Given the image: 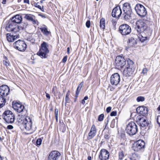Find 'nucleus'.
<instances>
[{
  "label": "nucleus",
  "instance_id": "obj_1",
  "mask_svg": "<svg viewBox=\"0 0 160 160\" xmlns=\"http://www.w3.org/2000/svg\"><path fill=\"white\" fill-rule=\"evenodd\" d=\"M133 62L130 59L127 61V63L125 66V68L123 71V75L126 77L131 76L133 73Z\"/></svg>",
  "mask_w": 160,
  "mask_h": 160
},
{
  "label": "nucleus",
  "instance_id": "obj_2",
  "mask_svg": "<svg viewBox=\"0 0 160 160\" xmlns=\"http://www.w3.org/2000/svg\"><path fill=\"white\" fill-rule=\"evenodd\" d=\"M138 129L136 124L133 122H129L126 126V132L130 135L135 134L138 132Z\"/></svg>",
  "mask_w": 160,
  "mask_h": 160
},
{
  "label": "nucleus",
  "instance_id": "obj_3",
  "mask_svg": "<svg viewBox=\"0 0 160 160\" xmlns=\"http://www.w3.org/2000/svg\"><path fill=\"white\" fill-rule=\"evenodd\" d=\"M48 47V43L45 42H43L41 45L39 51L37 53V54L42 58H46L47 54L49 52Z\"/></svg>",
  "mask_w": 160,
  "mask_h": 160
},
{
  "label": "nucleus",
  "instance_id": "obj_4",
  "mask_svg": "<svg viewBox=\"0 0 160 160\" xmlns=\"http://www.w3.org/2000/svg\"><path fill=\"white\" fill-rule=\"evenodd\" d=\"M22 125L27 130L31 131V133L35 130V129H33L32 128V119L28 116L25 117V119L23 120Z\"/></svg>",
  "mask_w": 160,
  "mask_h": 160
},
{
  "label": "nucleus",
  "instance_id": "obj_5",
  "mask_svg": "<svg viewBox=\"0 0 160 160\" xmlns=\"http://www.w3.org/2000/svg\"><path fill=\"white\" fill-rule=\"evenodd\" d=\"M3 119L8 123H12L15 120V116L11 111L6 110L4 111L3 114Z\"/></svg>",
  "mask_w": 160,
  "mask_h": 160
},
{
  "label": "nucleus",
  "instance_id": "obj_6",
  "mask_svg": "<svg viewBox=\"0 0 160 160\" xmlns=\"http://www.w3.org/2000/svg\"><path fill=\"white\" fill-rule=\"evenodd\" d=\"M148 28L145 21L142 20L138 21L136 22L135 30L139 33H141L145 31Z\"/></svg>",
  "mask_w": 160,
  "mask_h": 160
},
{
  "label": "nucleus",
  "instance_id": "obj_7",
  "mask_svg": "<svg viewBox=\"0 0 160 160\" xmlns=\"http://www.w3.org/2000/svg\"><path fill=\"white\" fill-rule=\"evenodd\" d=\"M13 46L15 48L21 52L25 51L27 48V45L25 42L21 40L14 42Z\"/></svg>",
  "mask_w": 160,
  "mask_h": 160
},
{
  "label": "nucleus",
  "instance_id": "obj_8",
  "mask_svg": "<svg viewBox=\"0 0 160 160\" xmlns=\"http://www.w3.org/2000/svg\"><path fill=\"white\" fill-rule=\"evenodd\" d=\"M115 65L118 69L122 68L126 66V61L123 57L120 56L116 57Z\"/></svg>",
  "mask_w": 160,
  "mask_h": 160
},
{
  "label": "nucleus",
  "instance_id": "obj_9",
  "mask_svg": "<svg viewBox=\"0 0 160 160\" xmlns=\"http://www.w3.org/2000/svg\"><path fill=\"white\" fill-rule=\"evenodd\" d=\"M135 9L137 14L141 17H144L147 14L146 9L141 4H137L135 7Z\"/></svg>",
  "mask_w": 160,
  "mask_h": 160
},
{
  "label": "nucleus",
  "instance_id": "obj_10",
  "mask_svg": "<svg viewBox=\"0 0 160 160\" xmlns=\"http://www.w3.org/2000/svg\"><path fill=\"white\" fill-rule=\"evenodd\" d=\"M119 32L123 35L129 34L131 31V27L128 24H124L120 25L119 28Z\"/></svg>",
  "mask_w": 160,
  "mask_h": 160
},
{
  "label": "nucleus",
  "instance_id": "obj_11",
  "mask_svg": "<svg viewBox=\"0 0 160 160\" xmlns=\"http://www.w3.org/2000/svg\"><path fill=\"white\" fill-rule=\"evenodd\" d=\"M16 24L10 19L6 22L5 29L8 32H17Z\"/></svg>",
  "mask_w": 160,
  "mask_h": 160
},
{
  "label": "nucleus",
  "instance_id": "obj_12",
  "mask_svg": "<svg viewBox=\"0 0 160 160\" xmlns=\"http://www.w3.org/2000/svg\"><path fill=\"white\" fill-rule=\"evenodd\" d=\"M145 146L144 142L141 140L136 141L134 144L133 149L136 152L143 151Z\"/></svg>",
  "mask_w": 160,
  "mask_h": 160
},
{
  "label": "nucleus",
  "instance_id": "obj_13",
  "mask_svg": "<svg viewBox=\"0 0 160 160\" xmlns=\"http://www.w3.org/2000/svg\"><path fill=\"white\" fill-rule=\"evenodd\" d=\"M138 121L140 126L142 128H145V129H149L151 127V124L145 118L138 117Z\"/></svg>",
  "mask_w": 160,
  "mask_h": 160
},
{
  "label": "nucleus",
  "instance_id": "obj_14",
  "mask_svg": "<svg viewBox=\"0 0 160 160\" xmlns=\"http://www.w3.org/2000/svg\"><path fill=\"white\" fill-rule=\"evenodd\" d=\"M61 153L57 151H53L49 154L48 157V160H59Z\"/></svg>",
  "mask_w": 160,
  "mask_h": 160
},
{
  "label": "nucleus",
  "instance_id": "obj_15",
  "mask_svg": "<svg viewBox=\"0 0 160 160\" xmlns=\"http://www.w3.org/2000/svg\"><path fill=\"white\" fill-rule=\"evenodd\" d=\"M120 77L118 73L112 74L111 77L110 82L112 85H117L120 82Z\"/></svg>",
  "mask_w": 160,
  "mask_h": 160
},
{
  "label": "nucleus",
  "instance_id": "obj_16",
  "mask_svg": "<svg viewBox=\"0 0 160 160\" xmlns=\"http://www.w3.org/2000/svg\"><path fill=\"white\" fill-rule=\"evenodd\" d=\"M12 105L13 109L18 112L20 113L22 112H26V111L24 106L20 103L16 102L14 103L13 102Z\"/></svg>",
  "mask_w": 160,
  "mask_h": 160
},
{
  "label": "nucleus",
  "instance_id": "obj_17",
  "mask_svg": "<svg viewBox=\"0 0 160 160\" xmlns=\"http://www.w3.org/2000/svg\"><path fill=\"white\" fill-rule=\"evenodd\" d=\"M10 92V88L6 85H3L0 86V94L3 97L8 96Z\"/></svg>",
  "mask_w": 160,
  "mask_h": 160
},
{
  "label": "nucleus",
  "instance_id": "obj_18",
  "mask_svg": "<svg viewBox=\"0 0 160 160\" xmlns=\"http://www.w3.org/2000/svg\"><path fill=\"white\" fill-rule=\"evenodd\" d=\"M109 153L108 150L104 149L101 150L99 156L101 160H107L109 158Z\"/></svg>",
  "mask_w": 160,
  "mask_h": 160
},
{
  "label": "nucleus",
  "instance_id": "obj_19",
  "mask_svg": "<svg viewBox=\"0 0 160 160\" xmlns=\"http://www.w3.org/2000/svg\"><path fill=\"white\" fill-rule=\"evenodd\" d=\"M122 13L120 7L118 6L115 7L112 10V16L114 18H119Z\"/></svg>",
  "mask_w": 160,
  "mask_h": 160
},
{
  "label": "nucleus",
  "instance_id": "obj_20",
  "mask_svg": "<svg viewBox=\"0 0 160 160\" xmlns=\"http://www.w3.org/2000/svg\"><path fill=\"white\" fill-rule=\"evenodd\" d=\"M136 110L137 113L142 116L148 114V108L143 106L138 107L137 108Z\"/></svg>",
  "mask_w": 160,
  "mask_h": 160
},
{
  "label": "nucleus",
  "instance_id": "obj_21",
  "mask_svg": "<svg viewBox=\"0 0 160 160\" xmlns=\"http://www.w3.org/2000/svg\"><path fill=\"white\" fill-rule=\"evenodd\" d=\"M97 132V130L94 124L92 125L91 129L88 133L87 137L88 140H90L92 138L96 135Z\"/></svg>",
  "mask_w": 160,
  "mask_h": 160
},
{
  "label": "nucleus",
  "instance_id": "obj_22",
  "mask_svg": "<svg viewBox=\"0 0 160 160\" xmlns=\"http://www.w3.org/2000/svg\"><path fill=\"white\" fill-rule=\"evenodd\" d=\"M12 22L16 23H20L22 20V16L20 15L17 14L10 19Z\"/></svg>",
  "mask_w": 160,
  "mask_h": 160
},
{
  "label": "nucleus",
  "instance_id": "obj_23",
  "mask_svg": "<svg viewBox=\"0 0 160 160\" xmlns=\"http://www.w3.org/2000/svg\"><path fill=\"white\" fill-rule=\"evenodd\" d=\"M123 10L124 13H132V11L129 3H124L123 5Z\"/></svg>",
  "mask_w": 160,
  "mask_h": 160
},
{
  "label": "nucleus",
  "instance_id": "obj_24",
  "mask_svg": "<svg viewBox=\"0 0 160 160\" xmlns=\"http://www.w3.org/2000/svg\"><path fill=\"white\" fill-rule=\"evenodd\" d=\"M40 29L43 34L45 36H48L50 33V32L48 31L47 27L44 25H43Z\"/></svg>",
  "mask_w": 160,
  "mask_h": 160
},
{
  "label": "nucleus",
  "instance_id": "obj_25",
  "mask_svg": "<svg viewBox=\"0 0 160 160\" xmlns=\"http://www.w3.org/2000/svg\"><path fill=\"white\" fill-rule=\"evenodd\" d=\"M27 26L28 23H20L19 25L17 26V32L20 30L25 29Z\"/></svg>",
  "mask_w": 160,
  "mask_h": 160
},
{
  "label": "nucleus",
  "instance_id": "obj_26",
  "mask_svg": "<svg viewBox=\"0 0 160 160\" xmlns=\"http://www.w3.org/2000/svg\"><path fill=\"white\" fill-rule=\"evenodd\" d=\"M128 45L130 47H133L136 45L137 43V41L133 38H129L127 41Z\"/></svg>",
  "mask_w": 160,
  "mask_h": 160
},
{
  "label": "nucleus",
  "instance_id": "obj_27",
  "mask_svg": "<svg viewBox=\"0 0 160 160\" xmlns=\"http://www.w3.org/2000/svg\"><path fill=\"white\" fill-rule=\"evenodd\" d=\"M7 39L10 42H13V35L11 33H7Z\"/></svg>",
  "mask_w": 160,
  "mask_h": 160
},
{
  "label": "nucleus",
  "instance_id": "obj_28",
  "mask_svg": "<svg viewBox=\"0 0 160 160\" xmlns=\"http://www.w3.org/2000/svg\"><path fill=\"white\" fill-rule=\"evenodd\" d=\"M100 27L102 29H104L105 28V20L103 18H102L100 20Z\"/></svg>",
  "mask_w": 160,
  "mask_h": 160
},
{
  "label": "nucleus",
  "instance_id": "obj_29",
  "mask_svg": "<svg viewBox=\"0 0 160 160\" xmlns=\"http://www.w3.org/2000/svg\"><path fill=\"white\" fill-rule=\"evenodd\" d=\"M4 60H3V64L6 66L7 68L8 66L10 65V63L9 61L8 60V58L7 57H4Z\"/></svg>",
  "mask_w": 160,
  "mask_h": 160
},
{
  "label": "nucleus",
  "instance_id": "obj_30",
  "mask_svg": "<svg viewBox=\"0 0 160 160\" xmlns=\"http://www.w3.org/2000/svg\"><path fill=\"white\" fill-rule=\"evenodd\" d=\"M131 13H124V14H123V15H124V19L126 20H128L131 17L130 15Z\"/></svg>",
  "mask_w": 160,
  "mask_h": 160
},
{
  "label": "nucleus",
  "instance_id": "obj_31",
  "mask_svg": "<svg viewBox=\"0 0 160 160\" xmlns=\"http://www.w3.org/2000/svg\"><path fill=\"white\" fill-rule=\"evenodd\" d=\"M6 98L2 96H0V103L2 104L1 106L3 107L6 103Z\"/></svg>",
  "mask_w": 160,
  "mask_h": 160
},
{
  "label": "nucleus",
  "instance_id": "obj_32",
  "mask_svg": "<svg viewBox=\"0 0 160 160\" xmlns=\"http://www.w3.org/2000/svg\"><path fill=\"white\" fill-rule=\"evenodd\" d=\"M33 17H34V15H31V14H25V15L24 18L25 19H26L28 21H30V20L31 19H32V18Z\"/></svg>",
  "mask_w": 160,
  "mask_h": 160
},
{
  "label": "nucleus",
  "instance_id": "obj_33",
  "mask_svg": "<svg viewBox=\"0 0 160 160\" xmlns=\"http://www.w3.org/2000/svg\"><path fill=\"white\" fill-rule=\"evenodd\" d=\"M65 100V105H66L67 103H70V98H69V94H68V92H67L66 95Z\"/></svg>",
  "mask_w": 160,
  "mask_h": 160
},
{
  "label": "nucleus",
  "instance_id": "obj_34",
  "mask_svg": "<svg viewBox=\"0 0 160 160\" xmlns=\"http://www.w3.org/2000/svg\"><path fill=\"white\" fill-rule=\"evenodd\" d=\"M131 160H138V158L136 154L133 153L130 158Z\"/></svg>",
  "mask_w": 160,
  "mask_h": 160
},
{
  "label": "nucleus",
  "instance_id": "obj_35",
  "mask_svg": "<svg viewBox=\"0 0 160 160\" xmlns=\"http://www.w3.org/2000/svg\"><path fill=\"white\" fill-rule=\"evenodd\" d=\"M118 155L119 159L121 160H122L124 156V154L123 153V151H120L119 152Z\"/></svg>",
  "mask_w": 160,
  "mask_h": 160
},
{
  "label": "nucleus",
  "instance_id": "obj_36",
  "mask_svg": "<svg viewBox=\"0 0 160 160\" xmlns=\"http://www.w3.org/2000/svg\"><path fill=\"white\" fill-rule=\"evenodd\" d=\"M139 38L140 40L142 42H143L146 40H147V37H143L142 36V34H141V36H140L139 37Z\"/></svg>",
  "mask_w": 160,
  "mask_h": 160
},
{
  "label": "nucleus",
  "instance_id": "obj_37",
  "mask_svg": "<svg viewBox=\"0 0 160 160\" xmlns=\"http://www.w3.org/2000/svg\"><path fill=\"white\" fill-rule=\"evenodd\" d=\"M42 139L41 138H38L36 142V145L39 147L41 144Z\"/></svg>",
  "mask_w": 160,
  "mask_h": 160
},
{
  "label": "nucleus",
  "instance_id": "obj_38",
  "mask_svg": "<svg viewBox=\"0 0 160 160\" xmlns=\"http://www.w3.org/2000/svg\"><path fill=\"white\" fill-rule=\"evenodd\" d=\"M145 100V98L144 97L142 96H139L137 98V101L138 102H143Z\"/></svg>",
  "mask_w": 160,
  "mask_h": 160
},
{
  "label": "nucleus",
  "instance_id": "obj_39",
  "mask_svg": "<svg viewBox=\"0 0 160 160\" xmlns=\"http://www.w3.org/2000/svg\"><path fill=\"white\" fill-rule=\"evenodd\" d=\"M30 21L32 22V24H38V22L37 20L35 19V17H33Z\"/></svg>",
  "mask_w": 160,
  "mask_h": 160
},
{
  "label": "nucleus",
  "instance_id": "obj_40",
  "mask_svg": "<svg viewBox=\"0 0 160 160\" xmlns=\"http://www.w3.org/2000/svg\"><path fill=\"white\" fill-rule=\"evenodd\" d=\"M104 117V115L103 114H102L99 115L98 118V120L99 121H102Z\"/></svg>",
  "mask_w": 160,
  "mask_h": 160
},
{
  "label": "nucleus",
  "instance_id": "obj_41",
  "mask_svg": "<svg viewBox=\"0 0 160 160\" xmlns=\"http://www.w3.org/2000/svg\"><path fill=\"white\" fill-rule=\"evenodd\" d=\"M81 89H80V88L79 89V88H77L76 91V94H75V97H76V98H77L78 97V96L79 93V92H80Z\"/></svg>",
  "mask_w": 160,
  "mask_h": 160
},
{
  "label": "nucleus",
  "instance_id": "obj_42",
  "mask_svg": "<svg viewBox=\"0 0 160 160\" xmlns=\"http://www.w3.org/2000/svg\"><path fill=\"white\" fill-rule=\"evenodd\" d=\"M148 71V69L147 68H144L142 70V73L144 74H146Z\"/></svg>",
  "mask_w": 160,
  "mask_h": 160
},
{
  "label": "nucleus",
  "instance_id": "obj_43",
  "mask_svg": "<svg viewBox=\"0 0 160 160\" xmlns=\"http://www.w3.org/2000/svg\"><path fill=\"white\" fill-rule=\"evenodd\" d=\"M86 25L87 27L88 28H89L90 26V22L89 20H88L87 21Z\"/></svg>",
  "mask_w": 160,
  "mask_h": 160
},
{
  "label": "nucleus",
  "instance_id": "obj_44",
  "mask_svg": "<svg viewBox=\"0 0 160 160\" xmlns=\"http://www.w3.org/2000/svg\"><path fill=\"white\" fill-rule=\"evenodd\" d=\"M117 115V112L116 111H112L110 113V115L111 116H115Z\"/></svg>",
  "mask_w": 160,
  "mask_h": 160
},
{
  "label": "nucleus",
  "instance_id": "obj_45",
  "mask_svg": "<svg viewBox=\"0 0 160 160\" xmlns=\"http://www.w3.org/2000/svg\"><path fill=\"white\" fill-rule=\"evenodd\" d=\"M110 118L109 117H108L105 120V128H106L107 126V125L108 124V123L109 122V120Z\"/></svg>",
  "mask_w": 160,
  "mask_h": 160
},
{
  "label": "nucleus",
  "instance_id": "obj_46",
  "mask_svg": "<svg viewBox=\"0 0 160 160\" xmlns=\"http://www.w3.org/2000/svg\"><path fill=\"white\" fill-rule=\"evenodd\" d=\"M58 110L57 108H55V117L58 116Z\"/></svg>",
  "mask_w": 160,
  "mask_h": 160
},
{
  "label": "nucleus",
  "instance_id": "obj_47",
  "mask_svg": "<svg viewBox=\"0 0 160 160\" xmlns=\"http://www.w3.org/2000/svg\"><path fill=\"white\" fill-rule=\"evenodd\" d=\"M19 38V35H13V41L16 39Z\"/></svg>",
  "mask_w": 160,
  "mask_h": 160
},
{
  "label": "nucleus",
  "instance_id": "obj_48",
  "mask_svg": "<svg viewBox=\"0 0 160 160\" xmlns=\"http://www.w3.org/2000/svg\"><path fill=\"white\" fill-rule=\"evenodd\" d=\"M112 108L111 107H108L106 110V111L107 113L111 111Z\"/></svg>",
  "mask_w": 160,
  "mask_h": 160
},
{
  "label": "nucleus",
  "instance_id": "obj_49",
  "mask_svg": "<svg viewBox=\"0 0 160 160\" xmlns=\"http://www.w3.org/2000/svg\"><path fill=\"white\" fill-rule=\"evenodd\" d=\"M83 82H81L80 84L78 85L77 88H80L81 89L83 85Z\"/></svg>",
  "mask_w": 160,
  "mask_h": 160
},
{
  "label": "nucleus",
  "instance_id": "obj_50",
  "mask_svg": "<svg viewBox=\"0 0 160 160\" xmlns=\"http://www.w3.org/2000/svg\"><path fill=\"white\" fill-rule=\"evenodd\" d=\"M67 56H64L62 60V62H66L67 60Z\"/></svg>",
  "mask_w": 160,
  "mask_h": 160
},
{
  "label": "nucleus",
  "instance_id": "obj_51",
  "mask_svg": "<svg viewBox=\"0 0 160 160\" xmlns=\"http://www.w3.org/2000/svg\"><path fill=\"white\" fill-rule=\"evenodd\" d=\"M35 6L36 7L38 8L39 9H41V6L38 5V3H35Z\"/></svg>",
  "mask_w": 160,
  "mask_h": 160
},
{
  "label": "nucleus",
  "instance_id": "obj_52",
  "mask_svg": "<svg viewBox=\"0 0 160 160\" xmlns=\"http://www.w3.org/2000/svg\"><path fill=\"white\" fill-rule=\"evenodd\" d=\"M112 21L113 25V26H115V25H116L117 22H116V20L115 19H113L112 20Z\"/></svg>",
  "mask_w": 160,
  "mask_h": 160
},
{
  "label": "nucleus",
  "instance_id": "obj_53",
  "mask_svg": "<svg viewBox=\"0 0 160 160\" xmlns=\"http://www.w3.org/2000/svg\"><path fill=\"white\" fill-rule=\"evenodd\" d=\"M7 128L9 129H11L13 128V127L12 125H9L8 126Z\"/></svg>",
  "mask_w": 160,
  "mask_h": 160
},
{
  "label": "nucleus",
  "instance_id": "obj_54",
  "mask_svg": "<svg viewBox=\"0 0 160 160\" xmlns=\"http://www.w3.org/2000/svg\"><path fill=\"white\" fill-rule=\"evenodd\" d=\"M104 137L106 139H109V135L107 134H105L104 135Z\"/></svg>",
  "mask_w": 160,
  "mask_h": 160
},
{
  "label": "nucleus",
  "instance_id": "obj_55",
  "mask_svg": "<svg viewBox=\"0 0 160 160\" xmlns=\"http://www.w3.org/2000/svg\"><path fill=\"white\" fill-rule=\"evenodd\" d=\"M46 93V97L47 98H48V99H49L50 98V96L49 94L47 93Z\"/></svg>",
  "mask_w": 160,
  "mask_h": 160
},
{
  "label": "nucleus",
  "instance_id": "obj_56",
  "mask_svg": "<svg viewBox=\"0 0 160 160\" xmlns=\"http://www.w3.org/2000/svg\"><path fill=\"white\" fill-rule=\"evenodd\" d=\"M40 16H41L42 18H46V17L45 15H42V14H39V15Z\"/></svg>",
  "mask_w": 160,
  "mask_h": 160
},
{
  "label": "nucleus",
  "instance_id": "obj_57",
  "mask_svg": "<svg viewBox=\"0 0 160 160\" xmlns=\"http://www.w3.org/2000/svg\"><path fill=\"white\" fill-rule=\"evenodd\" d=\"M24 2L25 3H29V0H24Z\"/></svg>",
  "mask_w": 160,
  "mask_h": 160
},
{
  "label": "nucleus",
  "instance_id": "obj_58",
  "mask_svg": "<svg viewBox=\"0 0 160 160\" xmlns=\"http://www.w3.org/2000/svg\"><path fill=\"white\" fill-rule=\"evenodd\" d=\"M81 103L82 104H84L85 103V100L83 99L82 100Z\"/></svg>",
  "mask_w": 160,
  "mask_h": 160
},
{
  "label": "nucleus",
  "instance_id": "obj_59",
  "mask_svg": "<svg viewBox=\"0 0 160 160\" xmlns=\"http://www.w3.org/2000/svg\"><path fill=\"white\" fill-rule=\"evenodd\" d=\"M43 12H44V9H43V6H42V7H41V9H40Z\"/></svg>",
  "mask_w": 160,
  "mask_h": 160
},
{
  "label": "nucleus",
  "instance_id": "obj_60",
  "mask_svg": "<svg viewBox=\"0 0 160 160\" xmlns=\"http://www.w3.org/2000/svg\"><path fill=\"white\" fill-rule=\"evenodd\" d=\"M88 99V96H85L84 97L83 99L85 100H87Z\"/></svg>",
  "mask_w": 160,
  "mask_h": 160
},
{
  "label": "nucleus",
  "instance_id": "obj_61",
  "mask_svg": "<svg viewBox=\"0 0 160 160\" xmlns=\"http://www.w3.org/2000/svg\"><path fill=\"white\" fill-rule=\"evenodd\" d=\"M3 1L2 2V3L3 4H5L6 3V0H2Z\"/></svg>",
  "mask_w": 160,
  "mask_h": 160
},
{
  "label": "nucleus",
  "instance_id": "obj_62",
  "mask_svg": "<svg viewBox=\"0 0 160 160\" xmlns=\"http://www.w3.org/2000/svg\"><path fill=\"white\" fill-rule=\"evenodd\" d=\"M88 160H92L91 157L90 156H88Z\"/></svg>",
  "mask_w": 160,
  "mask_h": 160
},
{
  "label": "nucleus",
  "instance_id": "obj_63",
  "mask_svg": "<svg viewBox=\"0 0 160 160\" xmlns=\"http://www.w3.org/2000/svg\"><path fill=\"white\" fill-rule=\"evenodd\" d=\"M157 110L158 111H160V105H159L158 107V108Z\"/></svg>",
  "mask_w": 160,
  "mask_h": 160
},
{
  "label": "nucleus",
  "instance_id": "obj_64",
  "mask_svg": "<svg viewBox=\"0 0 160 160\" xmlns=\"http://www.w3.org/2000/svg\"><path fill=\"white\" fill-rule=\"evenodd\" d=\"M69 47H68L67 48V52L68 53H69Z\"/></svg>",
  "mask_w": 160,
  "mask_h": 160
}]
</instances>
